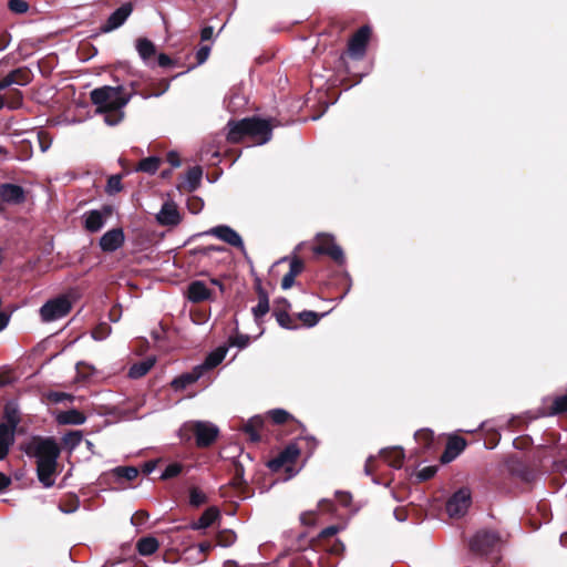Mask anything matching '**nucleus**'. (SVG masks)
Returning a JSON list of instances; mask_svg holds the SVG:
<instances>
[{"label":"nucleus","instance_id":"3c124183","mask_svg":"<svg viewBox=\"0 0 567 567\" xmlns=\"http://www.w3.org/2000/svg\"><path fill=\"white\" fill-rule=\"evenodd\" d=\"M295 276H292L291 274L287 272L284 278H282V281H281V288L284 290H287L289 288L292 287L293 282H295Z\"/></svg>","mask_w":567,"mask_h":567},{"label":"nucleus","instance_id":"f257e3e1","mask_svg":"<svg viewBox=\"0 0 567 567\" xmlns=\"http://www.w3.org/2000/svg\"><path fill=\"white\" fill-rule=\"evenodd\" d=\"M24 452L37 458L38 478L44 487L54 484L53 475L56 471V461L60 455V447L54 439L34 436L24 444Z\"/></svg>","mask_w":567,"mask_h":567},{"label":"nucleus","instance_id":"338daca9","mask_svg":"<svg viewBox=\"0 0 567 567\" xmlns=\"http://www.w3.org/2000/svg\"><path fill=\"white\" fill-rule=\"evenodd\" d=\"M560 542L563 545L567 546V532L560 536Z\"/></svg>","mask_w":567,"mask_h":567},{"label":"nucleus","instance_id":"6e6d98bb","mask_svg":"<svg viewBox=\"0 0 567 567\" xmlns=\"http://www.w3.org/2000/svg\"><path fill=\"white\" fill-rule=\"evenodd\" d=\"M339 532L337 526H329L321 530L320 537L326 538L336 535Z\"/></svg>","mask_w":567,"mask_h":567},{"label":"nucleus","instance_id":"69168bd1","mask_svg":"<svg viewBox=\"0 0 567 567\" xmlns=\"http://www.w3.org/2000/svg\"><path fill=\"white\" fill-rule=\"evenodd\" d=\"M300 518H301L303 524H310L311 523L310 518H309V514H307V513H303Z\"/></svg>","mask_w":567,"mask_h":567},{"label":"nucleus","instance_id":"e433bc0d","mask_svg":"<svg viewBox=\"0 0 567 567\" xmlns=\"http://www.w3.org/2000/svg\"><path fill=\"white\" fill-rule=\"evenodd\" d=\"M567 412V394L557 396L550 409V414Z\"/></svg>","mask_w":567,"mask_h":567},{"label":"nucleus","instance_id":"774afa93","mask_svg":"<svg viewBox=\"0 0 567 567\" xmlns=\"http://www.w3.org/2000/svg\"><path fill=\"white\" fill-rule=\"evenodd\" d=\"M213 285L218 286L220 289H223V285L217 279H212L210 281Z\"/></svg>","mask_w":567,"mask_h":567},{"label":"nucleus","instance_id":"79ce46f5","mask_svg":"<svg viewBox=\"0 0 567 567\" xmlns=\"http://www.w3.org/2000/svg\"><path fill=\"white\" fill-rule=\"evenodd\" d=\"M9 9L16 13H24L28 11L29 6L23 0H10L9 1Z\"/></svg>","mask_w":567,"mask_h":567},{"label":"nucleus","instance_id":"4468645a","mask_svg":"<svg viewBox=\"0 0 567 567\" xmlns=\"http://www.w3.org/2000/svg\"><path fill=\"white\" fill-rule=\"evenodd\" d=\"M370 33L369 27H362L354 33L349 42V53L351 56L361 58L364 54Z\"/></svg>","mask_w":567,"mask_h":567},{"label":"nucleus","instance_id":"c9c22d12","mask_svg":"<svg viewBox=\"0 0 567 567\" xmlns=\"http://www.w3.org/2000/svg\"><path fill=\"white\" fill-rule=\"evenodd\" d=\"M189 503L193 506H200L206 503V495L200 489L193 487L189 492Z\"/></svg>","mask_w":567,"mask_h":567},{"label":"nucleus","instance_id":"72a5a7b5","mask_svg":"<svg viewBox=\"0 0 567 567\" xmlns=\"http://www.w3.org/2000/svg\"><path fill=\"white\" fill-rule=\"evenodd\" d=\"M114 473L118 477H124L127 481H133L137 477L138 471L136 467L133 466H120L114 470Z\"/></svg>","mask_w":567,"mask_h":567},{"label":"nucleus","instance_id":"4c0bfd02","mask_svg":"<svg viewBox=\"0 0 567 567\" xmlns=\"http://www.w3.org/2000/svg\"><path fill=\"white\" fill-rule=\"evenodd\" d=\"M415 440L422 443L425 449H429L433 441V433L430 430H420L415 433Z\"/></svg>","mask_w":567,"mask_h":567},{"label":"nucleus","instance_id":"4be33fe9","mask_svg":"<svg viewBox=\"0 0 567 567\" xmlns=\"http://www.w3.org/2000/svg\"><path fill=\"white\" fill-rule=\"evenodd\" d=\"M203 375V367H195L190 372L184 373L172 381L175 390H183L195 383Z\"/></svg>","mask_w":567,"mask_h":567},{"label":"nucleus","instance_id":"c85d7f7f","mask_svg":"<svg viewBox=\"0 0 567 567\" xmlns=\"http://www.w3.org/2000/svg\"><path fill=\"white\" fill-rule=\"evenodd\" d=\"M269 311L268 296L264 290L259 291L258 303L252 308V315L258 322Z\"/></svg>","mask_w":567,"mask_h":567},{"label":"nucleus","instance_id":"aec40b11","mask_svg":"<svg viewBox=\"0 0 567 567\" xmlns=\"http://www.w3.org/2000/svg\"><path fill=\"white\" fill-rule=\"evenodd\" d=\"M466 446L464 439L460 436L450 437L446 444V449L441 456L442 463L452 462Z\"/></svg>","mask_w":567,"mask_h":567},{"label":"nucleus","instance_id":"20e7f679","mask_svg":"<svg viewBox=\"0 0 567 567\" xmlns=\"http://www.w3.org/2000/svg\"><path fill=\"white\" fill-rule=\"evenodd\" d=\"M218 427L208 421H189L179 429V436L183 440H190L192 434L199 447L209 446L218 436Z\"/></svg>","mask_w":567,"mask_h":567},{"label":"nucleus","instance_id":"bb28decb","mask_svg":"<svg viewBox=\"0 0 567 567\" xmlns=\"http://www.w3.org/2000/svg\"><path fill=\"white\" fill-rule=\"evenodd\" d=\"M203 171L199 166H194L185 175L184 186L188 190H195L200 184Z\"/></svg>","mask_w":567,"mask_h":567},{"label":"nucleus","instance_id":"f8f14e48","mask_svg":"<svg viewBox=\"0 0 567 567\" xmlns=\"http://www.w3.org/2000/svg\"><path fill=\"white\" fill-rule=\"evenodd\" d=\"M111 213L112 209L110 207L86 212L83 215L84 228L90 233H96L101 230Z\"/></svg>","mask_w":567,"mask_h":567},{"label":"nucleus","instance_id":"cd10ccee","mask_svg":"<svg viewBox=\"0 0 567 567\" xmlns=\"http://www.w3.org/2000/svg\"><path fill=\"white\" fill-rule=\"evenodd\" d=\"M158 547L159 543L155 537L141 538L136 544V548L142 556L154 554Z\"/></svg>","mask_w":567,"mask_h":567},{"label":"nucleus","instance_id":"412c9836","mask_svg":"<svg viewBox=\"0 0 567 567\" xmlns=\"http://www.w3.org/2000/svg\"><path fill=\"white\" fill-rule=\"evenodd\" d=\"M380 456L389 466L393 468H401L404 460V452L398 446L388 447L380 451Z\"/></svg>","mask_w":567,"mask_h":567},{"label":"nucleus","instance_id":"e2e57ef3","mask_svg":"<svg viewBox=\"0 0 567 567\" xmlns=\"http://www.w3.org/2000/svg\"><path fill=\"white\" fill-rule=\"evenodd\" d=\"M9 44L7 37H0V51L4 50Z\"/></svg>","mask_w":567,"mask_h":567},{"label":"nucleus","instance_id":"37998d69","mask_svg":"<svg viewBox=\"0 0 567 567\" xmlns=\"http://www.w3.org/2000/svg\"><path fill=\"white\" fill-rule=\"evenodd\" d=\"M76 371L83 378H87L89 375H92L95 373L94 367L89 363H85V362H79L76 364Z\"/></svg>","mask_w":567,"mask_h":567},{"label":"nucleus","instance_id":"5701e85b","mask_svg":"<svg viewBox=\"0 0 567 567\" xmlns=\"http://www.w3.org/2000/svg\"><path fill=\"white\" fill-rule=\"evenodd\" d=\"M16 430L10 426L0 425V460H3L14 443Z\"/></svg>","mask_w":567,"mask_h":567},{"label":"nucleus","instance_id":"13d9d810","mask_svg":"<svg viewBox=\"0 0 567 567\" xmlns=\"http://www.w3.org/2000/svg\"><path fill=\"white\" fill-rule=\"evenodd\" d=\"M214 29L213 27H205L202 30L200 37L203 41H208L213 38Z\"/></svg>","mask_w":567,"mask_h":567},{"label":"nucleus","instance_id":"680f3d73","mask_svg":"<svg viewBox=\"0 0 567 567\" xmlns=\"http://www.w3.org/2000/svg\"><path fill=\"white\" fill-rule=\"evenodd\" d=\"M212 544L209 542H204L198 545V549L202 553H207L212 549Z\"/></svg>","mask_w":567,"mask_h":567},{"label":"nucleus","instance_id":"a19ab883","mask_svg":"<svg viewBox=\"0 0 567 567\" xmlns=\"http://www.w3.org/2000/svg\"><path fill=\"white\" fill-rule=\"evenodd\" d=\"M276 318H277V322L279 323L280 327L285 328V329H296V326L292 324V319L291 317L286 313V312H279L276 315Z\"/></svg>","mask_w":567,"mask_h":567},{"label":"nucleus","instance_id":"603ef678","mask_svg":"<svg viewBox=\"0 0 567 567\" xmlns=\"http://www.w3.org/2000/svg\"><path fill=\"white\" fill-rule=\"evenodd\" d=\"M374 463H375L374 456H370L367 460L365 465H364V472L367 475H371L377 470V466Z\"/></svg>","mask_w":567,"mask_h":567},{"label":"nucleus","instance_id":"6e6552de","mask_svg":"<svg viewBox=\"0 0 567 567\" xmlns=\"http://www.w3.org/2000/svg\"><path fill=\"white\" fill-rule=\"evenodd\" d=\"M317 245L313 247V251L320 255H328L338 264L344 262V254L340 246L334 243L332 236L321 234L317 236Z\"/></svg>","mask_w":567,"mask_h":567},{"label":"nucleus","instance_id":"7c9ffc66","mask_svg":"<svg viewBox=\"0 0 567 567\" xmlns=\"http://www.w3.org/2000/svg\"><path fill=\"white\" fill-rule=\"evenodd\" d=\"M262 425V419L260 416L251 417L245 425L244 431L249 435L252 442L259 441L258 429Z\"/></svg>","mask_w":567,"mask_h":567},{"label":"nucleus","instance_id":"ddd939ff","mask_svg":"<svg viewBox=\"0 0 567 567\" xmlns=\"http://www.w3.org/2000/svg\"><path fill=\"white\" fill-rule=\"evenodd\" d=\"M133 12V6L131 3H124L118 9H116L106 20V22L101 27V31L103 33H110L120 27H122L128 17Z\"/></svg>","mask_w":567,"mask_h":567},{"label":"nucleus","instance_id":"c756f323","mask_svg":"<svg viewBox=\"0 0 567 567\" xmlns=\"http://www.w3.org/2000/svg\"><path fill=\"white\" fill-rule=\"evenodd\" d=\"M226 350L224 349H217L216 351L209 353L204 361L203 364L199 367H203V372L208 369H213L217 367L221 361L225 359Z\"/></svg>","mask_w":567,"mask_h":567},{"label":"nucleus","instance_id":"dca6fc26","mask_svg":"<svg viewBox=\"0 0 567 567\" xmlns=\"http://www.w3.org/2000/svg\"><path fill=\"white\" fill-rule=\"evenodd\" d=\"M135 49L146 66L153 68L155 65L154 58L156 55V48L151 40L146 38L137 39L135 42Z\"/></svg>","mask_w":567,"mask_h":567},{"label":"nucleus","instance_id":"ea45409f","mask_svg":"<svg viewBox=\"0 0 567 567\" xmlns=\"http://www.w3.org/2000/svg\"><path fill=\"white\" fill-rule=\"evenodd\" d=\"M269 414L272 421L277 424H282L290 417V414L282 409L271 410Z\"/></svg>","mask_w":567,"mask_h":567},{"label":"nucleus","instance_id":"2f4dec72","mask_svg":"<svg viewBox=\"0 0 567 567\" xmlns=\"http://www.w3.org/2000/svg\"><path fill=\"white\" fill-rule=\"evenodd\" d=\"M159 158L156 156L146 157L140 162L137 169L154 174L159 167Z\"/></svg>","mask_w":567,"mask_h":567},{"label":"nucleus","instance_id":"2eb2a0df","mask_svg":"<svg viewBox=\"0 0 567 567\" xmlns=\"http://www.w3.org/2000/svg\"><path fill=\"white\" fill-rule=\"evenodd\" d=\"M156 220L162 226H176L181 221L177 206L173 202H165L156 215Z\"/></svg>","mask_w":567,"mask_h":567},{"label":"nucleus","instance_id":"7ed1b4c3","mask_svg":"<svg viewBox=\"0 0 567 567\" xmlns=\"http://www.w3.org/2000/svg\"><path fill=\"white\" fill-rule=\"evenodd\" d=\"M272 127L266 120L251 117L239 122L228 123L227 138L230 142H238L245 135L250 136L256 144L262 145L271 140Z\"/></svg>","mask_w":567,"mask_h":567},{"label":"nucleus","instance_id":"5fc2aeb1","mask_svg":"<svg viewBox=\"0 0 567 567\" xmlns=\"http://www.w3.org/2000/svg\"><path fill=\"white\" fill-rule=\"evenodd\" d=\"M167 161L173 167H178L181 165L179 156L175 152H169L167 154Z\"/></svg>","mask_w":567,"mask_h":567},{"label":"nucleus","instance_id":"de8ad7c7","mask_svg":"<svg viewBox=\"0 0 567 567\" xmlns=\"http://www.w3.org/2000/svg\"><path fill=\"white\" fill-rule=\"evenodd\" d=\"M181 472V466L178 464L168 465L163 472V478H169L176 476Z\"/></svg>","mask_w":567,"mask_h":567},{"label":"nucleus","instance_id":"6ab92c4d","mask_svg":"<svg viewBox=\"0 0 567 567\" xmlns=\"http://www.w3.org/2000/svg\"><path fill=\"white\" fill-rule=\"evenodd\" d=\"M212 296L210 289L202 280H195L187 288V298L189 301L198 303L208 300Z\"/></svg>","mask_w":567,"mask_h":567},{"label":"nucleus","instance_id":"4d7b16f0","mask_svg":"<svg viewBox=\"0 0 567 567\" xmlns=\"http://www.w3.org/2000/svg\"><path fill=\"white\" fill-rule=\"evenodd\" d=\"M234 343L240 349L246 348L249 343V337L248 336H238V337H236Z\"/></svg>","mask_w":567,"mask_h":567},{"label":"nucleus","instance_id":"423d86ee","mask_svg":"<svg viewBox=\"0 0 567 567\" xmlns=\"http://www.w3.org/2000/svg\"><path fill=\"white\" fill-rule=\"evenodd\" d=\"M30 81V74L27 70L16 69L9 74H7L2 80H0V91L4 90L11 85H25ZM16 100L12 102H7L2 96H0V109L7 105L10 109H16L20 104L21 93L20 91L14 92Z\"/></svg>","mask_w":567,"mask_h":567},{"label":"nucleus","instance_id":"9d476101","mask_svg":"<svg viewBox=\"0 0 567 567\" xmlns=\"http://www.w3.org/2000/svg\"><path fill=\"white\" fill-rule=\"evenodd\" d=\"M203 235L214 236L219 240L239 248L241 251H245V245L241 236L231 227L227 225H218L208 230H206Z\"/></svg>","mask_w":567,"mask_h":567},{"label":"nucleus","instance_id":"1a4fd4ad","mask_svg":"<svg viewBox=\"0 0 567 567\" xmlns=\"http://www.w3.org/2000/svg\"><path fill=\"white\" fill-rule=\"evenodd\" d=\"M471 505V492L467 488L457 491L446 503V512L452 518H460Z\"/></svg>","mask_w":567,"mask_h":567},{"label":"nucleus","instance_id":"393cba45","mask_svg":"<svg viewBox=\"0 0 567 567\" xmlns=\"http://www.w3.org/2000/svg\"><path fill=\"white\" fill-rule=\"evenodd\" d=\"M218 517H219V511L216 507H209L202 514V516L198 518V520L194 522L190 525V528L197 529V530L206 529L209 526H212Z\"/></svg>","mask_w":567,"mask_h":567},{"label":"nucleus","instance_id":"0eeeda50","mask_svg":"<svg viewBox=\"0 0 567 567\" xmlns=\"http://www.w3.org/2000/svg\"><path fill=\"white\" fill-rule=\"evenodd\" d=\"M300 451L296 444L288 445L284 451H281L275 458L268 462V467L278 472L281 468L287 473V478H290L296 475V471L293 468V464L298 458Z\"/></svg>","mask_w":567,"mask_h":567},{"label":"nucleus","instance_id":"bf43d9fd","mask_svg":"<svg viewBox=\"0 0 567 567\" xmlns=\"http://www.w3.org/2000/svg\"><path fill=\"white\" fill-rule=\"evenodd\" d=\"M225 250L226 249L224 247H221V246H208V247L203 249V254L208 256L213 251L221 252V251H225Z\"/></svg>","mask_w":567,"mask_h":567},{"label":"nucleus","instance_id":"09e8293b","mask_svg":"<svg viewBox=\"0 0 567 567\" xmlns=\"http://www.w3.org/2000/svg\"><path fill=\"white\" fill-rule=\"evenodd\" d=\"M163 85V89L159 91V92H154V93H141V96L144 99V100H147V99H151V97H158L161 96L162 94H164L168 89H169V82L167 81H162L161 83Z\"/></svg>","mask_w":567,"mask_h":567},{"label":"nucleus","instance_id":"b1692460","mask_svg":"<svg viewBox=\"0 0 567 567\" xmlns=\"http://www.w3.org/2000/svg\"><path fill=\"white\" fill-rule=\"evenodd\" d=\"M3 417L4 422L0 423V425L10 426L13 430L17 429L20 423V411L17 402L10 401L4 405Z\"/></svg>","mask_w":567,"mask_h":567},{"label":"nucleus","instance_id":"a211bd4d","mask_svg":"<svg viewBox=\"0 0 567 567\" xmlns=\"http://www.w3.org/2000/svg\"><path fill=\"white\" fill-rule=\"evenodd\" d=\"M124 243V233L121 228L106 231L100 239V247L103 251H115Z\"/></svg>","mask_w":567,"mask_h":567},{"label":"nucleus","instance_id":"a878e982","mask_svg":"<svg viewBox=\"0 0 567 567\" xmlns=\"http://www.w3.org/2000/svg\"><path fill=\"white\" fill-rule=\"evenodd\" d=\"M155 359L154 358H147L141 362H137L133 364L130 368L128 377L132 379H138L144 377L154 365Z\"/></svg>","mask_w":567,"mask_h":567},{"label":"nucleus","instance_id":"58836bf2","mask_svg":"<svg viewBox=\"0 0 567 567\" xmlns=\"http://www.w3.org/2000/svg\"><path fill=\"white\" fill-rule=\"evenodd\" d=\"M122 189V182L120 175H113L109 178L106 192L111 195L118 193Z\"/></svg>","mask_w":567,"mask_h":567},{"label":"nucleus","instance_id":"f03ea898","mask_svg":"<svg viewBox=\"0 0 567 567\" xmlns=\"http://www.w3.org/2000/svg\"><path fill=\"white\" fill-rule=\"evenodd\" d=\"M134 93H124L123 86H102L91 91L92 103L96 106V113L104 115L105 124L117 125L124 118V107L128 104Z\"/></svg>","mask_w":567,"mask_h":567},{"label":"nucleus","instance_id":"c03bdc74","mask_svg":"<svg viewBox=\"0 0 567 567\" xmlns=\"http://www.w3.org/2000/svg\"><path fill=\"white\" fill-rule=\"evenodd\" d=\"M436 473V467L435 466H425L423 468H421L416 476L420 481H426V480H430L431 477H433Z\"/></svg>","mask_w":567,"mask_h":567},{"label":"nucleus","instance_id":"f3484780","mask_svg":"<svg viewBox=\"0 0 567 567\" xmlns=\"http://www.w3.org/2000/svg\"><path fill=\"white\" fill-rule=\"evenodd\" d=\"M0 197L3 205L7 204H21L25 199L24 190L21 186L16 184L6 183L0 186Z\"/></svg>","mask_w":567,"mask_h":567},{"label":"nucleus","instance_id":"473e14b6","mask_svg":"<svg viewBox=\"0 0 567 567\" xmlns=\"http://www.w3.org/2000/svg\"><path fill=\"white\" fill-rule=\"evenodd\" d=\"M61 422L79 425L85 422V416L76 410H71L61 416Z\"/></svg>","mask_w":567,"mask_h":567},{"label":"nucleus","instance_id":"39448f33","mask_svg":"<svg viewBox=\"0 0 567 567\" xmlns=\"http://www.w3.org/2000/svg\"><path fill=\"white\" fill-rule=\"evenodd\" d=\"M71 309L72 303L70 299L65 296H60L47 301L39 312L43 322H52L65 317Z\"/></svg>","mask_w":567,"mask_h":567},{"label":"nucleus","instance_id":"f704fd0d","mask_svg":"<svg viewBox=\"0 0 567 567\" xmlns=\"http://www.w3.org/2000/svg\"><path fill=\"white\" fill-rule=\"evenodd\" d=\"M298 317L307 327L316 326L320 319V316L315 311H302Z\"/></svg>","mask_w":567,"mask_h":567},{"label":"nucleus","instance_id":"864d4df0","mask_svg":"<svg viewBox=\"0 0 567 567\" xmlns=\"http://www.w3.org/2000/svg\"><path fill=\"white\" fill-rule=\"evenodd\" d=\"M209 47H203L200 48L198 51H197V60H198V63H204L208 55H209Z\"/></svg>","mask_w":567,"mask_h":567},{"label":"nucleus","instance_id":"052dcab7","mask_svg":"<svg viewBox=\"0 0 567 567\" xmlns=\"http://www.w3.org/2000/svg\"><path fill=\"white\" fill-rule=\"evenodd\" d=\"M10 483H11L10 477L0 472V491L4 489L7 486H9Z\"/></svg>","mask_w":567,"mask_h":567},{"label":"nucleus","instance_id":"a18cd8bd","mask_svg":"<svg viewBox=\"0 0 567 567\" xmlns=\"http://www.w3.org/2000/svg\"><path fill=\"white\" fill-rule=\"evenodd\" d=\"M302 269H303L302 261L298 258H292L290 261V267H289L288 272L296 277L302 271Z\"/></svg>","mask_w":567,"mask_h":567},{"label":"nucleus","instance_id":"9b49d317","mask_svg":"<svg viewBox=\"0 0 567 567\" xmlns=\"http://www.w3.org/2000/svg\"><path fill=\"white\" fill-rule=\"evenodd\" d=\"M499 544V536L495 532H478L471 540V547L478 554L485 555L493 551Z\"/></svg>","mask_w":567,"mask_h":567},{"label":"nucleus","instance_id":"0e129e2a","mask_svg":"<svg viewBox=\"0 0 567 567\" xmlns=\"http://www.w3.org/2000/svg\"><path fill=\"white\" fill-rule=\"evenodd\" d=\"M111 318L113 321H117L118 318H120V310L117 308H114L112 311H111Z\"/></svg>","mask_w":567,"mask_h":567},{"label":"nucleus","instance_id":"49530a36","mask_svg":"<svg viewBox=\"0 0 567 567\" xmlns=\"http://www.w3.org/2000/svg\"><path fill=\"white\" fill-rule=\"evenodd\" d=\"M235 542V535L230 532L221 533L218 536V545L220 546H229Z\"/></svg>","mask_w":567,"mask_h":567},{"label":"nucleus","instance_id":"8fccbe9b","mask_svg":"<svg viewBox=\"0 0 567 567\" xmlns=\"http://www.w3.org/2000/svg\"><path fill=\"white\" fill-rule=\"evenodd\" d=\"M157 63L162 68H168L174 64L173 60L165 53H159L157 55Z\"/></svg>","mask_w":567,"mask_h":567}]
</instances>
